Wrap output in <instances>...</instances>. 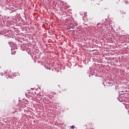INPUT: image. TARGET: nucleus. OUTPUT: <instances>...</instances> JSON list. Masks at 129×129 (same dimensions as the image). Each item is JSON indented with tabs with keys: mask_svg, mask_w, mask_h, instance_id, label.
Masks as SVG:
<instances>
[{
	"mask_svg": "<svg viewBox=\"0 0 129 129\" xmlns=\"http://www.w3.org/2000/svg\"><path fill=\"white\" fill-rule=\"evenodd\" d=\"M98 5H100V4L99 3H98Z\"/></svg>",
	"mask_w": 129,
	"mask_h": 129,
	"instance_id": "2",
	"label": "nucleus"
},
{
	"mask_svg": "<svg viewBox=\"0 0 129 129\" xmlns=\"http://www.w3.org/2000/svg\"><path fill=\"white\" fill-rule=\"evenodd\" d=\"M71 128H74L75 127L74 126H71Z\"/></svg>",
	"mask_w": 129,
	"mask_h": 129,
	"instance_id": "1",
	"label": "nucleus"
}]
</instances>
